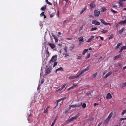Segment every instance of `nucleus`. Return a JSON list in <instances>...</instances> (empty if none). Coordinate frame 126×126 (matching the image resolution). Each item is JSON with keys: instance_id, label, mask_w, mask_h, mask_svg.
Returning a JSON list of instances; mask_svg holds the SVG:
<instances>
[{"instance_id": "nucleus-10", "label": "nucleus", "mask_w": 126, "mask_h": 126, "mask_svg": "<svg viewBox=\"0 0 126 126\" xmlns=\"http://www.w3.org/2000/svg\"><path fill=\"white\" fill-rule=\"evenodd\" d=\"M31 113H30L28 116V121L29 122H30L31 121H32V120L31 119Z\"/></svg>"}, {"instance_id": "nucleus-45", "label": "nucleus", "mask_w": 126, "mask_h": 126, "mask_svg": "<svg viewBox=\"0 0 126 126\" xmlns=\"http://www.w3.org/2000/svg\"><path fill=\"white\" fill-rule=\"evenodd\" d=\"M122 64L120 63H118V66L120 67V68L122 67Z\"/></svg>"}, {"instance_id": "nucleus-20", "label": "nucleus", "mask_w": 126, "mask_h": 126, "mask_svg": "<svg viewBox=\"0 0 126 126\" xmlns=\"http://www.w3.org/2000/svg\"><path fill=\"white\" fill-rule=\"evenodd\" d=\"M121 55L120 54H119L118 55H117L115 57H114V60H115L117 58H120L121 57Z\"/></svg>"}, {"instance_id": "nucleus-55", "label": "nucleus", "mask_w": 126, "mask_h": 126, "mask_svg": "<svg viewBox=\"0 0 126 126\" xmlns=\"http://www.w3.org/2000/svg\"><path fill=\"white\" fill-rule=\"evenodd\" d=\"M123 49H122V47H121L120 50V51L119 52V53H121V52H122V51H123Z\"/></svg>"}, {"instance_id": "nucleus-52", "label": "nucleus", "mask_w": 126, "mask_h": 126, "mask_svg": "<svg viewBox=\"0 0 126 126\" xmlns=\"http://www.w3.org/2000/svg\"><path fill=\"white\" fill-rule=\"evenodd\" d=\"M77 84H78L77 83H73V86H74V87H75L77 85Z\"/></svg>"}, {"instance_id": "nucleus-3", "label": "nucleus", "mask_w": 126, "mask_h": 126, "mask_svg": "<svg viewBox=\"0 0 126 126\" xmlns=\"http://www.w3.org/2000/svg\"><path fill=\"white\" fill-rule=\"evenodd\" d=\"M51 68L50 67H48L46 68L45 70V74L46 75L47 74H49L51 72Z\"/></svg>"}, {"instance_id": "nucleus-41", "label": "nucleus", "mask_w": 126, "mask_h": 126, "mask_svg": "<svg viewBox=\"0 0 126 126\" xmlns=\"http://www.w3.org/2000/svg\"><path fill=\"white\" fill-rule=\"evenodd\" d=\"M110 10L112 11V12L114 13H118V12H117V11H116L114 10H113L112 9V8H111L110 9Z\"/></svg>"}, {"instance_id": "nucleus-25", "label": "nucleus", "mask_w": 126, "mask_h": 126, "mask_svg": "<svg viewBox=\"0 0 126 126\" xmlns=\"http://www.w3.org/2000/svg\"><path fill=\"white\" fill-rule=\"evenodd\" d=\"M63 68L61 67H60V68L57 69L56 70V72L58 71H63Z\"/></svg>"}, {"instance_id": "nucleus-54", "label": "nucleus", "mask_w": 126, "mask_h": 126, "mask_svg": "<svg viewBox=\"0 0 126 126\" xmlns=\"http://www.w3.org/2000/svg\"><path fill=\"white\" fill-rule=\"evenodd\" d=\"M46 52L47 53L48 56L49 55V52L48 49L46 51Z\"/></svg>"}, {"instance_id": "nucleus-4", "label": "nucleus", "mask_w": 126, "mask_h": 126, "mask_svg": "<svg viewBox=\"0 0 126 126\" xmlns=\"http://www.w3.org/2000/svg\"><path fill=\"white\" fill-rule=\"evenodd\" d=\"M48 45L52 49H53L55 47L56 49V47L54 44L50 43H48Z\"/></svg>"}, {"instance_id": "nucleus-7", "label": "nucleus", "mask_w": 126, "mask_h": 126, "mask_svg": "<svg viewBox=\"0 0 126 126\" xmlns=\"http://www.w3.org/2000/svg\"><path fill=\"white\" fill-rule=\"evenodd\" d=\"M100 20L101 22L102 23H103V24H104L105 25H110V26L111 25V24L110 23H109L106 22L105 21H104V20L103 19H101Z\"/></svg>"}, {"instance_id": "nucleus-38", "label": "nucleus", "mask_w": 126, "mask_h": 126, "mask_svg": "<svg viewBox=\"0 0 126 126\" xmlns=\"http://www.w3.org/2000/svg\"><path fill=\"white\" fill-rule=\"evenodd\" d=\"M126 86L125 85V84L124 83H122L121 84V86L122 87H124L125 86Z\"/></svg>"}, {"instance_id": "nucleus-64", "label": "nucleus", "mask_w": 126, "mask_h": 126, "mask_svg": "<svg viewBox=\"0 0 126 126\" xmlns=\"http://www.w3.org/2000/svg\"><path fill=\"white\" fill-rule=\"evenodd\" d=\"M123 120L122 118H121L119 119L120 121H121Z\"/></svg>"}, {"instance_id": "nucleus-51", "label": "nucleus", "mask_w": 126, "mask_h": 126, "mask_svg": "<svg viewBox=\"0 0 126 126\" xmlns=\"http://www.w3.org/2000/svg\"><path fill=\"white\" fill-rule=\"evenodd\" d=\"M40 16H43L44 15V12H43L42 13L40 14Z\"/></svg>"}, {"instance_id": "nucleus-24", "label": "nucleus", "mask_w": 126, "mask_h": 126, "mask_svg": "<svg viewBox=\"0 0 126 126\" xmlns=\"http://www.w3.org/2000/svg\"><path fill=\"white\" fill-rule=\"evenodd\" d=\"M88 49H84V50L83 51L82 54L83 55H84L85 53L88 51Z\"/></svg>"}, {"instance_id": "nucleus-13", "label": "nucleus", "mask_w": 126, "mask_h": 126, "mask_svg": "<svg viewBox=\"0 0 126 126\" xmlns=\"http://www.w3.org/2000/svg\"><path fill=\"white\" fill-rule=\"evenodd\" d=\"M66 97H63V98H60V99H58V100H57V101H56V102H57V103L58 102H60V101H61V100H64V99H66Z\"/></svg>"}, {"instance_id": "nucleus-12", "label": "nucleus", "mask_w": 126, "mask_h": 126, "mask_svg": "<svg viewBox=\"0 0 126 126\" xmlns=\"http://www.w3.org/2000/svg\"><path fill=\"white\" fill-rule=\"evenodd\" d=\"M82 104V103L79 102L75 104L76 107H79L81 106Z\"/></svg>"}, {"instance_id": "nucleus-33", "label": "nucleus", "mask_w": 126, "mask_h": 126, "mask_svg": "<svg viewBox=\"0 0 126 126\" xmlns=\"http://www.w3.org/2000/svg\"><path fill=\"white\" fill-rule=\"evenodd\" d=\"M54 14H55L54 13H52V14H50L49 15L50 17V18H52L54 16Z\"/></svg>"}, {"instance_id": "nucleus-37", "label": "nucleus", "mask_w": 126, "mask_h": 126, "mask_svg": "<svg viewBox=\"0 0 126 126\" xmlns=\"http://www.w3.org/2000/svg\"><path fill=\"white\" fill-rule=\"evenodd\" d=\"M77 59H80V60L82 59V56H77Z\"/></svg>"}, {"instance_id": "nucleus-61", "label": "nucleus", "mask_w": 126, "mask_h": 126, "mask_svg": "<svg viewBox=\"0 0 126 126\" xmlns=\"http://www.w3.org/2000/svg\"><path fill=\"white\" fill-rule=\"evenodd\" d=\"M98 104H97V103H95L94 104V106H96L98 105Z\"/></svg>"}, {"instance_id": "nucleus-29", "label": "nucleus", "mask_w": 126, "mask_h": 126, "mask_svg": "<svg viewBox=\"0 0 126 126\" xmlns=\"http://www.w3.org/2000/svg\"><path fill=\"white\" fill-rule=\"evenodd\" d=\"M108 32V30H103L102 31H101V32L102 33H105Z\"/></svg>"}, {"instance_id": "nucleus-23", "label": "nucleus", "mask_w": 126, "mask_h": 126, "mask_svg": "<svg viewBox=\"0 0 126 126\" xmlns=\"http://www.w3.org/2000/svg\"><path fill=\"white\" fill-rule=\"evenodd\" d=\"M125 30V28L124 27L123 28L120 30L119 31V33H121L122 32H123Z\"/></svg>"}, {"instance_id": "nucleus-40", "label": "nucleus", "mask_w": 126, "mask_h": 126, "mask_svg": "<svg viewBox=\"0 0 126 126\" xmlns=\"http://www.w3.org/2000/svg\"><path fill=\"white\" fill-rule=\"evenodd\" d=\"M90 53H88V54L87 55V56L85 57V59H88V58H89L90 56Z\"/></svg>"}, {"instance_id": "nucleus-35", "label": "nucleus", "mask_w": 126, "mask_h": 126, "mask_svg": "<svg viewBox=\"0 0 126 126\" xmlns=\"http://www.w3.org/2000/svg\"><path fill=\"white\" fill-rule=\"evenodd\" d=\"M116 3H115L114 4H112L114 8L117 7L118 6L117 5H116Z\"/></svg>"}, {"instance_id": "nucleus-31", "label": "nucleus", "mask_w": 126, "mask_h": 126, "mask_svg": "<svg viewBox=\"0 0 126 126\" xmlns=\"http://www.w3.org/2000/svg\"><path fill=\"white\" fill-rule=\"evenodd\" d=\"M116 4H120L119 6H122L123 5V4L121 3V1H120L119 2H116Z\"/></svg>"}, {"instance_id": "nucleus-32", "label": "nucleus", "mask_w": 126, "mask_h": 126, "mask_svg": "<svg viewBox=\"0 0 126 126\" xmlns=\"http://www.w3.org/2000/svg\"><path fill=\"white\" fill-rule=\"evenodd\" d=\"M89 65L87 67L83 69L85 72L88 71L89 69Z\"/></svg>"}, {"instance_id": "nucleus-8", "label": "nucleus", "mask_w": 126, "mask_h": 126, "mask_svg": "<svg viewBox=\"0 0 126 126\" xmlns=\"http://www.w3.org/2000/svg\"><path fill=\"white\" fill-rule=\"evenodd\" d=\"M90 7L91 8H93L95 7V4L93 1H92L90 5Z\"/></svg>"}, {"instance_id": "nucleus-62", "label": "nucleus", "mask_w": 126, "mask_h": 126, "mask_svg": "<svg viewBox=\"0 0 126 126\" xmlns=\"http://www.w3.org/2000/svg\"><path fill=\"white\" fill-rule=\"evenodd\" d=\"M57 15L59 16V11H57Z\"/></svg>"}, {"instance_id": "nucleus-28", "label": "nucleus", "mask_w": 126, "mask_h": 126, "mask_svg": "<svg viewBox=\"0 0 126 126\" xmlns=\"http://www.w3.org/2000/svg\"><path fill=\"white\" fill-rule=\"evenodd\" d=\"M85 72L84 70L83 69L80 72L79 74L77 75V76H78V77L80 75H81L84 72Z\"/></svg>"}, {"instance_id": "nucleus-6", "label": "nucleus", "mask_w": 126, "mask_h": 126, "mask_svg": "<svg viewBox=\"0 0 126 126\" xmlns=\"http://www.w3.org/2000/svg\"><path fill=\"white\" fill-rule=\"evenodd\" d=\"M100 12L99 11L95 10L94 12V15L95 16H98L100 14Z\"/></svg>"}, {"instance_id": "nucleus-17", "label": "nucleus", "mask_w": 126, "mask_h": 126, "mask_svg": "<svg viewBox=\"0 0 126 126\" xmlns=\"http://www.w3.org/2000/svg\"><path fill=\"white\" fill-rule=\"evenodd\" d=\"M121 43H118L117 45V46L115 48V49H118L119 48V47L121 45Z\"/></svg>"}, {"instance_id": "nucleus-1", "label": "nucleus", "mask_w": 126, "mask_h": 126, "mask_svg": "<svg viewBox=\"0 0 126 126\" xmlns=\"http://www.w3.org/2000/svg\"><path fill=\"white\" fill-rule=\"evenodd\" d=\"M57 55H55L52 57L51 60L49 62V64L50 65H52L53 63L52 62H54L56 61L57 60Z\"/></svg>"}, {"instance_id": "nucleus-11", "label": "nucleus", "mask_w": 126, "mask_h": 126, "mask_svg": "<svg viewBox=\"0 0 126 126\" xmlns=\"http://www.w3.org/2000/svg\"><path fill=\"white\" fill-rule=\"evenodd\" d=\"M94 36H92L88 40L87 42H91L92 40V39L94 38Z\"/></svg>"}, {"instance_id": "nucleus-22", "label": "nucleus", "mask_w": 126, "mask_h": 126, "mask_svg": "<svg viewBox=\"0 0 126 126\" xmlns=\"http://www.w3.org/2000/svg\"><path fill=\"white\" fill-rule=\"evenodd\" d=\"M58 117L57 116H56V117L55 118L53 121V122H52V124L51 125L52 126H53L55 124V122L57 120V118Z\"/></svg>"}, {"instance_id": "nucleus-5", "label": "nucleus", "mask_w": 126, "mask_h": 126, "mask_svg": "<svg viewBox=\"0 0 126 126\" xmlns=\"http://www.w3.org/2000/svg\"><path fill=\"white\" fill-rule=\"evenodd\" d=\"M92 23L93 24L96 25H99L100 24V22H97V21L95 20H92Z\"/></svg>"}, {"instance_id": "nucleus-43", "label": "nucleus", "mask_w": 126, "mask_h": 126, "mask_svg": "<svg viewBox=\"0 0 126 126\" xmlns=\"http://www.w3.org/2000/svg\"><path fill=\"white\" fill-rule=\"evenodd\" d=\"M106 9L104 7H102L101 8V11L102 12H104L106 10Z\"/></svg>"}, {"instance_id": "nucleus-19", "label": "nucleus", "mask_w": 126, "mask_h": 126, "mask_svg": "<svg viewBox=\"0 0 126 126\" xmlns=\"http://www.w3.org/2000/svg\"><path fill=\"white\" fill-rule=\"evenodd\" d=\"M86 7H84L83 8L81 11H80V14H82V13H83L84 11H85L86 10Z\"/></svg>"}, {"instance_id": "nucleus-27", "label": "nucleus", "mask_w": 126, "mask_h": 126, "mask_svg": "<svg viewBox=\"0 0 126 126\" xmlns=\"http://www.w3.org/2000/svg\"><path fill=\"white\" fill-rule=\"evenodd\" d=\"M110 119L107 118L105 120L104 123L105 124H107L109 122Z\"/></svg>"}, {"instance_id": "nucleus-2", "label": "nucleus", "mask_w": 126, "mask_h": 126, "mask_svg": "<svg viewBox=\"0 0 126 126\" xmlns=\"http://www.w3.org/2000/svg\"><path fill=\"white\" fill-rule=\"evenodd\" d=\"M79 115H80L79 113L77 114L76 115L72 117H71V118L69 120V121L71 122V121H73L74 120L76 119L77 118H78L79 117Z\"/></svg>"}, {"instance_id": "nucleus-42", "label": "nucleus", "mask_w": 126, "mask_h": 126, "mask_svg": "<svg viewBox=\"0 0 126 126\" xmlns=\"http://www.w3.org/2000/svg\"><path fill=\"white\" fill-rule=\"evenodd\" d=\"M90 94H91V93L89 92H87L85 95L86 96H88Z\"/></svg>"}, {"instance_id": "nucleus-26", "label": "nucleus", "mask_w": 126, "mask_h": 126, "mask_svg": "<svg viewBox=\"0 0 126 126\" xmlns=\"http://www.w3.org/2000/svg\"><path fill=\"white\" fill-rule=\"evenodd\" d=\"M46 8V5H44L41 8V10H43L44 11H45Z\"/></svg>"}, {"instance_id": "nucleus-50", "label": "nucleus", "mask_w": 126, "mask_h": 126, "mask_svg": "<svg viewBox=\"0 0 126 126\" xmlns=\"http://www.w3.org/2000/svg\"><path fill=\"white\" fill-rule=\"evenodd\" d=\"M71 105V107H72V108H75L76 107L75 104V105Z\"/></svg>"}, {"instance_id": "nucleus-58", "label": "nucleus", "mask_w": 126, "mask_h": 126, "mask_svg": "<svg viewBox=\"0 0 126 126\" xmlns=\"http://www.w3.org/2000/svg\"><path fill=\"white\" fill-rule=\"evenodd\" d=\"M99 37H100L101 39L102 40H103V39H104V38L103 37H101L100 36H99Z\"/></svg>"}, {"instance_id": "nucleus-30", "label": "nucleus", "mask_w": 126, "mask_h": 126, "mask_svg": "<svg viewBox=\"0 0 126 126\" xmlns=\"http://www.w3.org/2000/svg\"><path fill=\"white\" fill-rule=\"evenodd\" d=\"M97 75V72H96L92 75V77L94 78H95L96 77V76Z\"/></svg>"}, {"instance_id": "nucleus-44", "label": "nucleus", "mask_w": 126, "mask_h": 126, "mask_svg": "<svg viewBox=\"0 0 126 126\" xmlns=\"http://www.w3.org/2000/svg\"><path fill=\"white\" fill-rule=\"evenodd\" d=\"M113 37V34H111L109 38V39L110 40Z\"/></svg>"}, {"instance_id": "nucleus-48", "label": "nucleus", "mask_w": 126, "mask_h": 126, "mask_svg": "<svg viewBox=\"0 0 126 126\" xmlns=\"http://www.w3.org/2000/svg\"><path fill=\"white\" fill-rule=\"evenodd\" d=\"M123 49H126V46H123L122 47H121Z\"/></svg>"}, {"instance_id": "nucleus-39", "label": "nucleus", "mask_w": 126, "mask_h": 126, "mask_svg": "<svg viewBox=\"0 0 126 126\" xmlns=\"http://www.w3.org/2000/svg\"><path fill=\"white\" fill-rule=\"evenodd\" d=\"M86 104L85 103H83L82 105V108H84L86 107Z\"/></svg>"}, {"instance_id": "nucleus-47", "label": "nucleus", "mask_w": 126, "mask_h": 126, "mask_svg": "<svg viewBox=\"0 0 126 126\" xmlns=\"http://www.w3.org/2000/svg\"><path fill=\"white\" fill-rule=\"evenodd\" d=\"M48 111V109L46 108V110L44 111V113H46Z\"/></svg>"}, {"instance_id": "nucleus-18", "label": "nucleus", "mask_w": 126, "mask_h": 126, "mask_svg": "<svg viewBox=\"0 0 126 126\" xmlns=\"http://www.w3.org/2000/svg\"><path fill=\"white\" fill-rule=\"evenodd\" d=\"M79 41L83 42H84V38L83 37L81 36L78 38Z\"/></svg>"}, {"instance_id": "nucleus-16", "label": "nucleus", "mask_w": 126, "mask_h": 126, "mask_svg": "<svg viewBox=\"0 0 126 126\" xmlns=\"http://www.w3.org/2000/svg\"><path fill=\"white\" fill-rule=\"evenodd\" d=\"M125 23H126V19L123 21H121L119 23V24L121 25H123Z\"/></svg>"}, {"instance_id": "nucleus-9", "label": "nucleus", "mask_w": 126, "mask_h": 126, "mask_svg": "<svg viewBox=\"0 0 126 126\" xmlns=\"http://www.w3.org/2000/svg\"><path fill=\"white\" fill-rule=\"evenodd\" d=\"M112 98V96L110 93H108L107 94L106 98L107 99H110Z\"/></svg>"}, {"instance_id": "nucleus-34", "label": "nucleus", "mask_w": 126, "mask_h": 126, "mask_svg": "<svg viewBox=\"0 0 126 126\" xmlns=\"http://www.w3.org/2000/svg\"><path fill=\"white\" fill-rule=\"evenodd\" d=\"M97 29V28L96 27H93L92 28L91 31H93L94 30H95Z\"/></svg>"}, {"instance_id": "nucleus-57", "label": "nucleus", "mask_w": 126, "mask_h": 126, "mask_svg": "<svg viewBox=\"0 0 126 126\" xmlns=\"http://www.w3.org/2000/svg\"><path fill=\"white\" fill-rule=\"evenodd\" d=\"M62 90V89L61 88H60L59 89L57 90V91L58 92L60 91H61Z\"/></svg>"}, {"instance_id": "nucleus-60", "label": "nucleus", "mask_w": 126, "mask_h": 126, "mask_svg": "<svg viewBox=\"0 0 126 126\" xmlns=\"http://www.w3.org/2000/svg\"><path fill=\"white\" fill-rule=\"evenodd\" d=\"M54 39L55 41L56 42L57 41H58V40L57 39V38H55L54 37Z\"/></svg>"}, {"instance_id": "nucleus-46", "label": "nucleus", "mask_w": 126, "mask_h": 126, "mask_svg": "<svg viewBox=\"0 0 126 126\" xmlns=\"http://www.w3.org/2000/svg\"><path fill=\"white\" fill-rule=\"evenodd\" d=\"M52 63L53 62H52ZM53 67H54L57 64V62H53Z\"/></svg>"}, {"instance_id": "nucleus-21", "label": "nucleus", "mask_w": 126, "mask_h": 126, "mask_svg": "<svg viewBox=\"0 0 126 126\" xmlns=\"http://www.w3.org/2000/svg\"><path fill=\"white\" fill-rule=\"evenodd\" d=\"M113 112L112 111L109 115L107 118L110 120L112 117L113 114Z\"/></svg>"}, {"instance_id": "nucleus-53", "label": "nucleus", "mask_w": 126, "mask_h": 126, "mask_svg": "<svg viewBox=\"0 0 126 126\" xmlns=\"http://www.w3.org/2000/svg\"><path fill=\"white\" fill-rule=\"evenodd\" d=\"M47 4H48L49 5H52V4L51 2H49L48 1L47 2Z\"/></svg>"}, {"instance_id": "nucleus-15", "label": "nucleus", "mask_w": 126, "mask_h": 126, "mask_svg": "<svg viewBox=\"0 0 126 126\" xmlns=\"http://www.w3.org/2000/svg\"><path fill=\"white\" fill-rule=\"evenodd\" d=\"M78 77V76H70V77H69V79H74L76 78H77Z\"/></svg>"}, {"instance_id": "nucleus-49", "label": "nucleus", "mask_w": 126, "mask_h": 126, "mask_svg": "<svg viewBox=\"0 0 126 126\" xmlns=\"http://www.w3.org/2000/svg\"><path fill=\"white\" fill-rule=\"evenodd\" d=\"M66 85V84H64L61 87V88L63 89V88H64L65 87Z\"/></svg>"}, {"instance_id": "nucleus-14", "label": "nucleus", "mask_w": 126, "mask_h": 126, "mask_svg": "<svg viewBox=\"0 0 126 126\" xmlns=\"http://www.w3.org/2000/svg\"><path fill=\"white\" fill-rule=\"evenodd\" d=\"M112 74V72H108L105 76V78H107L109 76Z\"/></svg>"}, {"instance_id": "nucleus-59", "label": "nucleus", "mask_w": 126, "mask_h": 126, "mask_svg": "<svg viewBox=\"0 0 126 126\" xmlns=\"http://www.w3.org/2000/svg\"><path fill=\"white\" fill-rule=\"evenodd\" d=\"M58 46H62V43H60L58 44Z\"/></svg>"}, {"instance_id": "nucleus-56", "label": "nucleus", "mask_w": 126, "mask_h": 126, "mask_svg": "<svg viewBox=\"0 0 126 126\" xmlns=\"http://www.w3.org/2000/svg\"><path fill=\"white\" fill-rule=\"evenodd\" d=\"M69 56V54L68 53H66L65 55V57H66L67 56Z\"/></svg>"}, {"instance_id": "nucleus-63", "label": "nucleus", "mask_w": 126, "mask_h": 126, "mask_svg": "<svg viewBox=\"0 0 126 126\" xmlns=\"http://www.w3.org/2000/svg\"><path fill=\"white\" fill-rule=\"evenodd\" d=\"M126 68V66H124V67H123V70H125Z\"/></svg>"}, {"instance_id": "nucleus-36", "label": "nucleus", "mask_w": 126, "mask_h": 126, "mask_svg": "<svg viewBox=\"0 0 126 126\" xmlns=\"http://www.w3.org/2000/svg\"><path fill=\"white\" fill-rule=\"evenodd\" d=\"M44 81V79L43 78L40 81V83L41 84H42Z\"/></svg>"}]
</instances>
